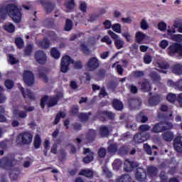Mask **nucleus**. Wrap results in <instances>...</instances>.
Instances as JSON below:
<instances>
[{"label":"nucleus","mask_w":182,"mask_h":182,"mask_svg":"<svg viewBox=\"0 0 182 182\" xmlns=\"http://www.w3.org/2000/svg\"><path fill=\"white\" fill-rule=\"evenodd\" d=\"M6 14L16 23H20L22 21V13L15 4L8 5L0 8V18H5Z\"/></svg>","instance_id":"obj_1"},{"label":"nucleus","mask_w":182,"mask_h":182,"mask_svg":"<svg viewBox=\"0 0 182 182\" xmlns=\"http://www.w3.org/2000/svg\"><path fill=\"white\" fill-rule=\"evenodd\" d=\"M63 97V93H58L56 97H48L45 96L41 98V106L42 109H45V105H47L48 107H53V106H56L58 105V102H59V99Z\"/></svg>","instance_id":"obj_2"},{"label":"nucleus","mask_w":182,"mask_h":182,"mask_svg":"<svg viewBox=\"0 0 182 182\" xmlns=\"http://www.w3.org/2000/svg\"><path fill=\"white\" fill-rule=\"evenodd\" d=\"M33 139V135L29 132H26L18 135L16 141L18 144H21V146H28L32 143Z\"/></svg>","instance_id":"obj_3"},{"label":"nucleus","mask_w":182,"mask_h":182,"mask_svg":"<svg viewBox=\"0 0 182 182\" xmlns=\"http://www.w3.org/2000/svg\"><path fill=\"white\" fill-rule=\"evenodd\" d=\"M99 66H100V61L96 57L90 58L87 63V69L90 72L97 70L99 69Z\"/></svg>","instance_id":"obj_4"},{"label":"nucleus","mask_w":182,"mask_h":182,"mask_svg":"<svg viewBox=\"0 0 182 182\" xmlns=\"http://www.w3.org/2000/svg\"><path fill=\"white\" fill-rule=\"evenodd\" d=\"M23 80L27 86H32L35 83V75L32 71L25 70L23 74Z\"/></svg>","instance_id":"obj_5"},{"label":"nucleus","mask_w":182,"mask_h":182,"mask_svg":"<svg viewBox=\"0 0 182 182\" xmlns=\"http://www.w3.org/2000/svg\"><path fill=\"white\" fill-rule=\"evenodd\" d=\"M167 52L169 56H174L175 53H178L179 56H182V46L174 43L168 48Z\"/></svg>","instance_id":"obj_6"},{"label":"nucleus","mask_w":182,"mask_h":182,"mask_svg":"<svg viewBox=\"0 0 182 182\" xmlns=\"http://www.w3.org/2000/svg\"><path fill=\"white\" fill-rule=\"evenodd\" d=\"M70 63H73V60L69 55H65L61 59L60 70L63 73H66L69 70V65Z\"/></svg>","instance_id":"obj_7"},{"label":"nucleus","mask_w":182,"mask_h":182,"mask_svg":"<svg viewBox=\"0 0 182 182\" xmlns=\"http://www.w3.org/2000/svg\"><path fill=\"white\" fill-rule=\"evenodd\" d=\"M34 58L36 62H37L40 65H45L48 59L46 53L43 52V50H38L37 52H36Z\"/></svg>","instance_id":"obj_8"},{"label":"nucleus","mask_w":182,"mask_h":182,"mask_svg":"<svg viewBox=\"0 0 182 182\" xmlns=\"http://www.w3.org/2000/svg\"><path fill=\"white\" fill-rule=\"evenodd\" d=\"M35 108L33 107H24V110H21L20 109H15L14 110V114L16 117H18L19 119H25L26 117L27 114L26 112H32Z\"/></svg>","instance_id":"obj_9"},{"label":"nucleus","mask_w":182,"mask_h":182,"mask_svg":"<svg viewBox=\"0 0 182 182\" xmlns=\"http://www.w3.org/2000/svg\"><path fill=\"white\" fill-rule=\"evenodd\" d=\"M16 164V161L14 158L5 157L0 160V167L8 168Z\"/></svg>","instance_id":"obj_10"},{"label":"nucleus","mask_w":182,"mask_h":182,"mask_svg":"<svg viewBox=\"0 0 182 182\" xmlns=\"http://www.w3.org/2000/svg\"><path fill=\"white\" fill-rule=\"evenodd\" d=\"M108 34L111 36L112 39H114L116 48L117 49H122L124 45V42L120 39L119 36L112 31H108Z\"/></svg>","instance_id":"obj_11"},{"label":"nucleus","mask_w":182,"mask_h":182,"mask_svg":"<svg viewBox=\"0 0 182 182\" xmlns=\"http://www.w3.org/2000/svg\"><path fill=\"white\" fill-rule=\"evenodd\" d=\"M135 39L138 43H141L143 41H150V36L141 31H138L135 34Z\"/></svg>","instance_id":"obj_12"},{"label":"nucleus","mask_w":182,"mask_h":182,"mask_svg":"<svg viewBox=\"0 0 182 182\" xmlns=\"http://www.w3.org/2000/svg\"><path fill=\"white\" fill-rule=\"evenodd\" d=\"M147 177V173H146L144 169L139 168L137 170L136 178L138 181L146 182Z\"/></svg>","instance_id":"obj_13"},{"label":"nucleus","mask_w":182,"mask_h":182,"mask_svg":"<svg viewBox=\"0 0 182 182\" xmlns=\"http://www.w3.org/2000/svg\"><path fill=\"white\" fill-rule=\"evenodd\" d=\"M149 137L150 135L149 134H146V135H143L142 134H136L134 136V141L135 143H143L146 140H149Z\"/></svg>","instance_id":"obj_14"},{"label":"nucleus","mask_w":182,"mask_h":182,"mask_svg":"<svg viewBox=\"0 0 182 182\" xmlns=\"http://www.w3.org/2000/svg\"><path fill=\"white\" fill-rule=\"evenodd\" d=\"M18 87L25 99H30L31 100H33V99H35V95L33 94V92H31V90H26L25 91L23 90V87H21V85H19Z\"/></svg>","instance_id":"obj_15"},{"label":"nucleus","mask_w":182,"mask_h":182,"mask_svg":"<svg viewBox=\"0 0 182 182\" xmlns=\"http://www.w3.org/2000/svg\"><path fill=\"white\" fill-rule=\"evenodd\" d=\"M173 147L178 153H182V136L176 137Z\"/></svg>","instance_id":"obj_16"},{"label":"nucleus","mask_w":182,"mask_h":182,"mask_svg":"<svg viewBox=\"0 0 182 182\" xmlns=\"http://www.w3.org/2000/svg\"><path fill=\"white\" fill-rule=\"evenodd\" d=\"M129 105L130 107L139 109L141 105V100L140 98H131L129 101Z\"/></svg>","instance_id":"obj_17"},{"label":"nucleus","mask_w":182,"mask_h":182,"mask_svg":"<svg viewBox=\"0 0 182 182\" xmlns=\"http://www.w3.org/2000/svg\"><path fill=\"white\" fill-rule=\"evenodd\" d=\"M136 164L134 161H130L129 159H126L124 162V170L125 171H127L128 173L129 171H132L134 167H136Z\"/></svg>","instance_id":"obj_18"},{"label":"nucleus","mask_w":182,"mask_h":182,"mask_svg":"<svg viewBox=\"0 0 182 182\" xmlns=\"http://www.w3.org/2000/svg\"><path fill=\"white\" fill-rule=\"evenodd\" d=\"M164 131H166V126L163 124V122L155 124L152 129L154 133H161Z\"/></svg>","instance_id":"obj_19"},{"label":"nucleus","mask_w":182,"mask_h":182,"mask_svg":"<svg viewBox=\"0 0 182 182\" xmlns=\"http://www.w3.org/2000/svg\"><path fill=\"white\" fill-rule=\"evenodd\" d=\"M84 154H88L85 158H84V163H90L93 161V152L90 151V149H84Z\"/></svg>","instance_id":"obj_20"},{"label":"nucleus","mask_w":182,"mask_h":182,"mask_svg":"<svg viewBox=\"0 0 182 182\" xmlns=\"http://www.w3.org/2000/svg\"><path fill=\"white\" fill-rule=\"evenodd\" d=\"M171 72L173 73H174L175 75H182V65L181 64H174L173 65H172L171 67Z\"/></svg>","instance_id":"obj_21"},{"label":"nucleus","mask_w":182,"mask_h":182,"mask_svg":"<svg viewBox=\"0 0 182 182\" xmlns=\"http://www.w3.org/2000/svg\"><path fill=\"white\" fill-rule=\"evenodd\" d=\"M157 175V168L154 166H150L148 168L146 176L151 178L153 177H156Z\"/></svg>","instance_id":"obj_22"},{"label":"nucleus","mask_w":182,"mask_h":182,"mask_svg":"<svg viewBox=\"0 0 182 182\" xmlns=\"http://www.w3.org/2000/svg\"><path fill=\"white\" fill-rule=\"evenodd\" d=\"M95 137H96V132H95V130L91 129L87 134L85 140L87 143H90V141H93L95 140Z\"/></svg>","instance_id":"obj_23"},{"label":"nucleus","mask_w":182,"mask_h":182,"mask_svg":"<svg viewBox=\"0 0 182 182\" xmlns=\"http://www.w3.org/2000/svg\"><path fill=\"white\" fill-rule=\"evenodd\" d=\"M173 27L178 29L179 33H182V19L176 18L173 21Z\"/></svg>","instance_id":"obj_24"},{"label":"nucleus","mask_w":182,"mask_h":182,"mask_svg":"<svg viewBox=\"0 0 182 182\" xmlns=\"http://www.w3.org/2000/svg\"><path fill=\"white\" fill-rule=\"evenodd\" d=\"M112 106L114 109H116V110L123 109V103L118 100H114Z\"/></svg>","instance_id":"obj_25"},{"label":"nucleus","mask_w":182,"mask_h":182,"mask_svg":"<svg viewBox=\"0 0 182 182\" xmlns=\"http://www.w3.org/2000/svg\"><path fill=\"white\" fill-rule=\"evenodd\" d=\"M151 127L149 125L147 124H142L139 127V130L141 132L142 136H146L147 133L146 132H149Z\"/></svg>","instance_id":"obj_26"},{"label":"nucleus","mask_w":182,"mask_h":182,"mask_svg":"<svg viewBox=\"0 0 182 182\" xmlns=\"http://www.w3.org/2000/svg\"><path fill=\"white\" fill-rule=\"evenodd\" d=\"M65 6L68 11H72L75 8V0H66Z\"/></svg>","instance_id":"obj_27"},{"label":"nucleus","mask_w":182,"mask_h":182,"mask_svg":"<svg viewBox=\"0 0 182 182\" xmlns=\"http://www.w3.org/2000/svg\"><path fill=\"white\" fill-rule=\"evenodd\" d=\"M141 90L144 92H149L150 90H151V87L150 86V83L149 82V81L145 80L142 85H141Z\"/></svg>","instance_id":"obj_28"},{"label":"nucleus","mask_w":182,"mask_h":182,"mask_svg":"<svg viewBox=\"0 0 182 182\" xmlns=\"http://www.w3.org/2000/svg\"><path fill=\"white\" fill-rule=\"evenodd\" d=\"M162 136L166 141H171V140H173V133L171 132H166L164 133Z\"/></svg>","instance_id":"obj_29"},{"label":"nucleus","mask_w":182,"mask_h":182,"mask_svg":"<svg viewBox=\"0 0 182 182\" xmlns=\"http://www.w3.org/2000/svg\"><path fill=\"white\" fill-rule=\"evenodd\" d=\"M79 174L80 176H85V177H92V176H93V171L89 169L82 170Z\"/></svg>","instance_id":"obj_30"},{"label":"nucleus","mask_w":182,"mask_h":182,"mask_svg":"<svg viewBox=\"0 0 182 182\" xmlns=\"http://www.w3.org/2000/svg\"><path fill=\"white\" fill-rule=\"evenodd\" d=\"M131 178L129 175H123L116 180V182H130Z\"/></svg>","instance_id":"obj_31"},{"label":"nucleus","mask_w":182,"mask_h":182,"mask_svg":"<svg viewBox=\"0 0 182 182\" xmlns=\"http://www.w3.org/2000/svg\"><path fill=\"white\" fill-rule=\"evenodd\" d=\"M122 161L120 159H115L112 164L114 170H119L122 167Z\"/></svg>","instance_id":"obj_32"},{"label":"nucleus","mask_w":182,"mask_h":182,"mask_svg":"<svg viewBox=\"0 0 182 182\" xmlns=\"http://www.w3.org/2000/svg\"><path fill=\"white\" fill-rule=\"evenodd\" d=\"M51 56H53L54 59H59V58H60V53H59L57 48H53L51 49Z\"/></svg>","instance_id":"obj_33"},{"label":"nucleus","mask_w":182,"mask_h":182,"mask_svg":"<svg viewBox=\"0 0 182 182\" xmlns=\"http://www.w3.org/2000/svg\"><path fill=\"white\" fill-rule=\"evenodd\" d=\"M4 29L7 32L13 33V32H15V26H14L12 23H9L4 26Z\"/></svg>","instance_id":"obj_34"},{"label":"nucleus","mask_w":182,"mask_h":182,"mask_svg":"<svg viewBox=\"0 0 182 182\" xmlns=\"http://www.w3.org/2000/svg\"><path fill=\"white\" fill-rule=\"evenodd\" d=\"M41 136H39V135H36L35 136L34 142H33L35 149H39L41 147Z\"/></svg>","instance_id":"obj_35"},{"label":"nucleus","mask_w":182,"mask_h":182,"mask_svg":"<svg viewBox=\"0 0 182 182\" xmlns=\"http://www.w3.org/2000/svg\"><path fill=\"white\" fill-rule=\"evenodd\" d=\"M38 45L42 46V48H44V49H48L49 46H50V42L48 39H45L41 42L38 43Z\"/></svg>","instance_id":"obj_36"},{"label":"nucleus","mask_w":182,"mask_h":182,"mask_svg":"<svg viewBox=\"0 0 182 182\" xmlns=\"http://www.w3.org/2000/svg\"><path fill=\"white\" fill-rule=\"evenodd\" d=\"M160 100L157 99V97H153L149 100L148 105L149 106H156Z\"/></svg>","instance_id":"obj_37"},{"label":"nucleus","mask_w":182,"mask_h":182,"mask_svg":"<svg viewBox=\"0 0 182 182\" xmlns=\"http://www.w3.org/2000/svg\"><path fill=\"white\" fill-rule=\"evenodd\" d=\"M46 11L47 12H52L53 9L55 8V5L52 4L51 3L47 2L43 5Z\"/></svg>","instance_id":"obj_38"},{"label":"nucleus","mask_w":182,"mask_h":182,"mask_svg":"<svg viewBox=\"0 0 182 182\" xmlns=\"http://www.w3.org/2000/svg\"><path fill=\"white\" fill-rule=\"evenodd\" d=\"M65 116H66V114L65 112H60L55 117L54 124H58L60 120V117H65Z\"/></svg>","instance_id":"obj_39"},{"label":"nucleus","mask_w":182,"mask_h":182,"mask_svg":"<svg viewBox=\"0 0 182 182\" xmlns=\"http://www.w3.org/2000/svg\"><path fill=\"white\" fill-rule=\"evenodd\" d=\"M159 68H160V72L161 73H167L168 70L167 69H168V64H166V63H161L159 64Z\"/></svg>","instance_id":"obj_40"},{"label":"nucleus","mask_w":182,"mask_h":182,"mask_svg":"<svg viewBox=\"0 0 182 182\" xmlns=\"http://www.w3.org/2000/svg\"><path fill=\"white\" fill-rule=\"evenodd\" d=\"M90 113L88 114H85V113H81L79 115V119H81L82 122H86V120H88L89 118L90 117Z\"/></svg>","instance_id":"obj_41"},{"label":"nucleus","mask_w":182,"mask_h":182,"mask_svg":"<svg viewBox=\"0 0 182 182\" xmlns=\"http://www.w3.org/2000/svg\"><path fill=\"white\" fill-rule=\"evenodd\" d=\"M167 101L171 103H174L176 102V99H177V96L176 94H168L166 97Z\"/></svg>","instance_id":"obj_42"},{"label":"nucleus","mask_w":182,"mask_h":182,"mask_svg":"<svg viewBox=\"0 0 182 182\" xmlns=\"http://www.w3.org/2000/svg\"><path fill=\"white\" fill-rule=\"evenodd\" d=\"M100 134L102 137H106V136H109V129L106 127H102L100 128Z\"/></svg>","instance_id":"obj_43"},{"label":"nucleus","mask_w":182,"mask_h":182,"mask_svg":"<svg viewBox=\"0 0 182 182\" xmlns=\"http://www.w3.org/2000/svg\"><path fill=\"white\" fill-rule=\"evenodd\" d=\"M172 41H176V42H182V35L181 34H173L171 36Z\"/></svg>","instance_id":"obj_44"},{"label":"nucleus","mask_w":182,"mask_h":182,"mask_svg":"<svg viewBox=\"0 0 182 182\" xmlns=\"http://www.w3.org/2000/svg\"><path fill=\"white\" fill-rule=\"evenodd\" d=\"M158 29H159V31H161V32H164L167 29V23L163 21L159 23Z\"/></svg>","instance_id":"obj_45"},{"label":"nucleus","mask_w":182,"mask_h":182,"mask_svg":"<svg viewBox=\"0 0 182 182\" xmlns=\"http://www.w3.org/2000/svg\"><path fill=\"white\" fill-rule=\"evenodd\" d=\"M16 45L18 49H22L23 48V40L21 38H17L16 39Z\"/></svg>","instance_id":"obj_46"},{"label":"nucleus","mask_w":182,"mask_h":182,"mask_svg":"<svg viewBox=\"0 0 182 182\" xmlns=\"http://www.w3.org/2000/svg\"><path fill=\"white\" fill-rule=\"evenodd\" d=\"M4 114H5V109H4L2 106H0V122L6 121V117H5Z\"/></svg>","instance_id":"obj_47"},{"label":"nucleus","mask_w":182,"mask_h":182,"mask_svg":"<svg viewBox=\"0 0 182 182\" xmlns=\"http://www.w3.org/2000/svg\"><path fill=\"white\" fill-rule=\"evenodd\" d=\"M73 26V23H72V21H70V19H67L65 23V31H70Z\"/></svg>","instance_id":"obj_48"},{"label":"nucleus","mask_w":182,"mask_h":182,"mask_svg":"<svg viewBox=\"0 0 182 182\" xmlns=\"http://www.w3.org/2000/svg\"><path fill=\"white\" fill-rule=\"evenodd\" d=\"M112 30L114 32H117V33H122V26L119 23L114 24L112 26Z\"/></svg>","instance_id":"obj_49"},{"label":"nucleus","mask_w":182,"mask_h":182,"mask_svg":"<svg viewBox=\"0 0 182 182\" xmlns=\"http://www.w3.org/2000/svg\"><path fill=\"white\" fill-rule=\"evenodd\" d=\"M112 68H116L119 75H123V67L121 65H116V63H114L112 65Z\"/></svg>","instance_id":"obj_50"},{"label":"nucleus","mask_w":182,"mask_h":182,"mask_svg":"<svg viewBox=\"0 0 182 182\" xmlns=\"http://www.w3.org/2000/svg\"><path fill=\"white\" fill-rule=\"evenodd\" d=\"M33 49V46L32 45H28L26 50H25V55L26 56H29L31 55V53H32V50Z\"/></svg>","instance_id":"obj_51"},{"label":"nucleus","mask_w":182,"mask_h":182,"mask_svg":"<svg viewBox=\"0 0 182 182\" xmlns=\"http://www.w3.org/2000/svg\"><path fill=\"white\" fill-rule=\"evenodd\" d=\"M108 151L111 154L116 153L117 151V146L116 144H111L108 147Z\"/></svg>","instance_id":"obj_52"},{"label":"nucleus","mask_w":182,"mask_h":182,"mask_svg":"<svg viewBox=\"0 0 182 182\" xmlns=\"http://www.w3.org/2000/svg\"><path fill=\"white\" fill-rule=\"evenodd\" d=\"M5 86L7 89H12L14 87V81L11 80H6L5 81Z\"/></svg>","instance_id":"obj_53"},{"label":"nucleus","mask_w":182,"mask_h":182,"mask_svg":"<svg viewBox=\"0 0 182 182\" xmlns=\"http://www.w3.org/2000/svg\"><path fill=\"white\" fill-rule=\"evenodd\" d=\"M175 89H177V90H180L182 92V79L178 80L175 83Z\"/></svg>","instance_id":"obj_54"},{"label":"nucleus","mask_w":182,"mask_h":182,"mask_svg":"<svg viewBox=\"0 0 182 182\" xmlns=\"http://www.w3.org/2000/svg\"><path fill=\"white\" fill-rule=\"evenodd\" d=\"M8 60L11 63V65H15V63H18V60L16 59L15 57H14V55H9Z\"/></svg>","instance_id":"obj_55"},{"label":"nucleus","mask_w":182,"mask_h":182,"mask_svg":"<svg viewBox=\"0 0 182 182\" xmlns=\"http://www.w3.org/2000/svg\"><path fill=\"white\" fill-rule=\"evenodd\" d=\"M162 124L165 126V130H170L173 129V124H171V122H164Z\"/></svg>","instance_id":"obj_56"},{"label":"nucleus","mask_w":182,"mask_h":182,"mask_svg":"<svg viewBox=\"0 0 182 182\" xmlns=\"http://www.w3.org/2000/svg\"><path fill=\"white\" fill-rule=\"evenodd\" d=\"M160 48L166 49L168 46V41L167 40H162L159 44Z\"/></svg>","instance_id":"obj_57"},{"label":"nucleus","mask_w":182,"mask_h":182,"mask_svg":"<svg viewBox=\"0 0 182 182\" xmlns=\"http://www.w3.org/2000/svg\"><path fill=\"white\" fill-rule=\"evenodd\" d=\"M133 76H134V77H143V76H144V72H143V71H134L133 73Z\"/></svg>","instance_id":"obj_58"},{"label":"nucleus","mask_w":182,"mask_h":182,"mask_svg":"<svg viewBox=\"0 0 182 182\" xmlns=\"http://www.w3.org/2000/svg\"><path fill=\"white\" fill-rule=\"evenodd\" d=\"M98 155L101 159H103L106 156V149L105 148L100 149L98 151Z\"/></svg>","instance_id":"obj_59"},{"label":"nucleus","mask_w":182,"mask_h":182,"mask_svg":"<svg viewBox=\"0 0 182 182\" xmlns=\"http://www.w3.org/2000/svg\"><path fill=\"white\" fill-rule=\"evenodd\" d=\"M103 174L106 177H108V178H110V177H112V172H110V171H109L107 168H103Z\"/></svg>","instance_id":"obj_60"},{"label":"nucleus","mask_w":182,"mask_h":182,"mask_svg":"<svg viewBox=\"0 0 182 182\" xmlns=\"http://www.w3.org/2000/svg\"><path fill=\"white\" fill-rule=\"evenodd\" d=\"M80 9L82 12L86 13V9H87V6L86 5V3L81 2L80 4Z\"/></svg>","instance_id":"obj_61"},{"label":"nucleus","mask_w":182,"mask_h":182,"mask_svg":"<svg viewBox=\"0 0 182 182\" xmlns=\"http://www.w3.org/2000/svg\"><path fill=\"white\" fill-rule=\"evenodd\" d=\"M141 29H144V30L149 29V24L147 23V21H146V20L143 19L141 21Z\"/></svg>","instance_id":"obj_62"},{"label":"nucleus","mask_w":182,"mask_h":182,"mask_svg":"<svg viewBox=\"0 0 182 182\" xmlns=\"http://www.w3.org/2000/svg\"><path fill=\"white\" fill-rule=\"evenodd\" d=\"M144 63H146V65H149L151 63V56L149 55H146L144 57Z\"/></svg>","instance_id":"obj_63"},{"label":"nucleus","mask_w":182,"mask_h":182,"mask_svg":"<svg viewBox=\"0 0 182 182\" xmlns=\"http://www.w3.org/2000/svg\"><path fill=\"white\" fill-rule=\"evenodd\" d=\"M129 89L131 92V93H137L138 92V89L137 87H136L135 85H131L129 86Z\"/></svg>","instance_id":"obj_64"}]
</instances>
